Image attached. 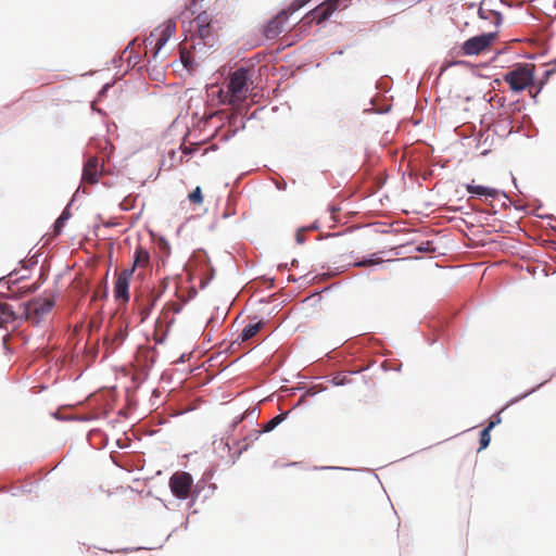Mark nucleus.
Here are the masks:
<instances>
[{
    "mask_svg": "<svg viewBox=\"0 0 556 556\" xmlns=\"http://www.w3.org/2000/svg\"><path fill=\"white\" fill-rule=\"evenodd\" d=\"M226 91H220L223 104L231 106L241 105L250 94L249 70L240 67L230 73L226 85Z\"/></svg>",
    "mask_w": 556,
    "mask_h": 556,
    "instance_id": "obj_1",
    "label": "nucleus"
},
{
    "mask_svg": "<svg viewBox=\"0 0 556 556\" xmlns=\"http://www.w3.org/2000/svg\"><path fill=\"white\" fill-rule=\"evenodd\" d=\"M54 304L53 295L38 296L27 303H21V318L34 326H39L50 315Z\"/></svg>",
    "mask_w": 556,
    "mask_h": 556,
    "instance_id": "obj_2",
    "label": "nucleus"
},
{
    "mask_svg": "<svg viewBox=\"0 0 556 556\" xmlns=\"http://www.w3.org/2000/svg\"><path fill=\"white\" fill-rule=\"evenodd\" d=\"M534 78L533 64H519L513 71L504 75V80L509 85L513 91H522L529 87Z\"/></svg>",
    "mask_w": 556,
    "mask_h": 556,
    "instance_id": "obj_3",
    "label": "nucleus"
},
{
    "mask_svg": "<svg viewBox=\"0 0 556 556\" xmlns=\"http://www.w3.org/2000/svg\"><path fill=\"white\" fill-rule=\"evenodd\" d=\"M176 31V23L173 20H168L164 23L163 28L161 30L155 29L150 34L149 37L144 40L146 48L151 46V53L153 60H156L161 49L163 46L169 40V38Z\"/></svg>",
    "mask_w": 556,
    "mask_h": 556,
    "instance_id": "obj_4",
    "label": "nucleus"
},
{
    "mask_svg": "<svg viewBox=\"0 0 556 556\" xmlns=\"http://www.w3.org/2000/svg\"><path fill=\"white\" fill-rule=\"evenodd\" d=\"M496 37L497 33L493 31L467 39L462 46L463 54L479 55L480 53L490 49Z\"/></svg>",
    "mask_w": 556,
    "mask_h": 556,
    "instance_id": "obj_5",
    "label": "nucleus"
},
{
    "mask_svg": "<svg viewBox=\"0 0 556 556\" xmlns=\"http://www.w3.org/2000/svg\"><path fill=\"white\" fill-rule=\"evenodd\" d=\"M193 479L186 471H177L169 478V489L172 493L179 500L189 497Z\"/></svg>",
    "mask_w": 556,
    "mask_h": 556,
    "instance_id": "obj_6",
    "label": "nucleus"
},
{
    "mask_svg": "<svg viewBox=\"0 0 556 556\" xmlns=\"http://www.w3.org/2000/svg\"><path fill=\"white\" fill-rule=\"evenodd\" d=\"M134 274V268L124 269L117 276L114 283V298L119 303H127L129 301V281Z\"/></svg>",
    "mask_w": 556,
    "mask_h": 556,
    "instance_id": "obj_7",
    "label": "nucleus"
},
{
    "mask_svg": "<svg viewBox=\"0 0 556 556\" xmlns=\"http://www.w3.org/2000/svg\"><path fill=\"white\" fill-rule=\"evenodd\" d=\"M340 0H327L309 11L305 18H309V22L315 21L317 24H320L327 21L332 13L338 9Z\"/></svg>",
    "mask_w": 556,
    "mask_h": 556,
    "instance_id": "obj_8",
    "label": "nucleus"
},
{
    "mask_svg": "<svg viewBox=\"0 0 556 556\" xmlns=\"http://www.w3.org/2000/svg\"><path fill=\"white\" fill-rule=\"evenodd\" d=\"M288 12L281 11L271 18L264 28V35L267 39L277 38L285 29L288 22Z\"/></svg>",
    "mask_w": 556,
    "mask_h": 556,
    "instance_id": "obj_9",
    "label": "nucleus"
},
{
    "mask_svg": "<svg viewBox=\"0 0 556 556\" xmlns=\"http://www.w3.org/2000/svg\"><path fill=\"white\" fill-rule=\"evenodd\" d=\"M102 174V165L96 156H91L87 160L83 168V181L93 185L98 182L99 177Z\"/></svg>",
    "mask_w": 556,
    "mask_h": 556,
    "instance_id": "obj_10",
    "label": "nucleus"
},
{
    "mask_svg": "<svg viewBox=\"0 0 556 556\" xmlns=\"http://www.w3.org/2000/svg\"><path fill=\"white\" fill-rule=\"evenodd\" d=\"M18 319H22L20 308L15 311L9 303L0 304V328H8Z\"/></svg>",
    "mask_w": 556,
    "mask_h": 556,
    "instance_id": "obj_11",
    "label": "nucleus"
},
{
    "mask_svg": "<svg viewBox=\"0 0 556 556\" xmlns=\"http://www.w3.org/2000/svg\"><path fill=\"white\" fill-rule=\"evenodd\" d=\"M466 190L470 194H473L477 197H484L486 199L488 198L494 199L498 194V191L495 188L476 185L475 180H472L470 184L466 185Z\"/></svg>",
    "mask_w": 556,
    "mask_h": 556,
    "instance_id": "obj_12",
    "label": "nucleus"
},
{
    "mask_svg": "<svg viewBox=\"0 0 556 556\" xmlns=\"http://www.w3.org/2000/svg\"><path fill=\"white\" fill-rule=\"evenodd\" d=\"M265 323L260 320L254 324L247 325L239 336L241 342H247L253 339L264 327Z\"/></svg>",
    "mask_w": 556,
    "mask_h": 556,
    "instance_id": "obj_13",
    "label": "nucleus"
},
{
    "mask_svg": "<svg viewBox=\"0 0 556 556\" xmlns=\"http://www.w3.org/2000/svg\"><path fill=\"white\" fill-rule=\"evenodd\" d=\"M479 16L483 20H490L495 26L502 23V15L500 12L492 9L485 8V3L482 2L479 8Z\"/></svg>",
    "mask_w": 556,
    "mask_h": 556,
    "instance_id": "obj_14",
    "label": "nucleus"
},
{
    "mask_svg": "<svg viewBox=\"0 0 556 556\" xmlns=\"http://www.w3.org/2000/svg\"><path fill=\"white\" fill-rule=\"evenodd\" d=\"M198 24V35L202 39H206L211 36V25L208 22V16L203 13L197 17Z\"/></svg>",
    "mask_w": 556,
    "mask_h": 556,
    "instance_id": "obj_15",
    "label": "nucleus"
},
{
    "mask_svg": "<svg viewBox=\"0 0 556 556\" xmlns=\"http://www.w3.org/2000/svg\"><path fill=\"white\" fill-rule=\"evenodd\" d=\"M149 262H150L149 253L144 249L138 248L134 255V264H132L131 268L135 269L136 267H146L149 265Z\"/></svg>",
    "mask_w": 556,
    "mask_h": 556,
    "instance_id": "obj_16",
    "label": "nucleus"
},
{
    "mask_svg": "<svg viewBox=\"0 0 556 556\" xmlns=\"http://www.w3.org/2000/svg\"><path fill=\"white\" fill-rule=\"evenodd\" d=\"M495 426V422L494 421H491L488 427H485L481 432H480V440H479V443H480V447H479V451L481 450H484L489 446L490 444V441H491V435H490V431L491 429Z\"/></svg>",
    "mask_w": 556,
    "mask_h": 556,
    "instance_id": "obj_17",
    "label": "nucleus"
},
{
    "mask_svg": "<svg viewBox=\"0 0 556 556\" xmlns=\"http://www.w3.org/2000/svg\"><path fill=\"white\" fill-rule=\"evenodd\" d=\"M188 200L193 205H201L203 203V194L201 187H197L188 194Z\"/></svg>",
    "mask_w": 556,
    "mask_h": 556,
    "instance_id": "obj_18",
    "label": "nucleus"
},
{
    "mask_svg": "<svg viewBox=\"0 0 556 556\" xmlns=\"http://www.w3.org/2000/svg\"><path fill=\"white\" fill-rule=\"evenodd\" d=\"M71 217V213L67 208H65L59 218L54 223V232L58 235L61 232L65 222Z\"/></svg>",
    "mask_w": 556,
    "mask_h": 556,
    "instance_id": "obj_19",
    "label": "nucleus"
},
{
    "mask_svg": "<svg viewBox=\"0 0 556 556\" xmlns=\"http://www.w3.org/2000/svg\"><path fill=\"white\" fill-rule=\"evenodd\" d=\"M283 419H285V415L283 414L277 415L276 417L271 418L269 421H267L263 426V430L262 431L263 432L273 431Z\"/></svg>",
    "mask_w": 556,
    "mask_h": 556,
    "instance_id": "obj_20",
    "label": "nucleus"
},
{
    "mask_svg": "<svg viewBox=\"0 0 556 556\" xmlns=\"http://www.w3.org/2000/svg\"><path fill=\"white\" fill-rule=\"evenodd\" d=\"M309 0H293L287 9L283 11L288 12V16L304 7Z\"/></svg>",
    "mask_w": 556,
    "mask_h": 556,
    "instance_id": "obj_21",
    "label": "nucleus"
},
{
    "mask_svg": "<svg viewBox=\"0 0 556 556\" xmlns=\"http://www.w3.org/2000/svg\"><path fill=\"white\" fill-rule=\"evenodd\" d=\"M376 263H378V262L375 261V260L369 258V260L356 262V263H354V266H356V267H367V266H371V265H374Z\"/></svg>",
    "mask_w": 556,
    "mask_h": 556,
    "instance_id": "obj_22",
    "label": "nucleus"
},
{
    "mask_svg": "<svg viewBox=\"0 0 556 556\" xmlns=\"http://www.w3.org/2000/svg\"><path fill=\"white\" fill-rule=\"evenodd\" d=\"M305 231V228H300L298 231H296V235H295V239H296V242L299 244H302L304 243L305 241V237L303 235V232Z\"/></svg>",
    "mask_w": 556,
    "mask_h": 556,
    "instance_id": "obj_23",
    "label": "nucleus"
},
{
    "mask_svg": "<svg viewBox=\"0 0 556 556\" xmlns=\"http://www.w3.org/2000/svg\"><path fill=\"white\" fill-rule=\"evenodd\" d=\"M305 228V231L306 230H318L319 229V225H318V222L315 220L313 224H311L308 227H304Z\"/></svg>",
    "mask_w": 556,
    "mask_h": 556,
    "instance_id": "obj_24",
    "label": "nucleus"
},
{
    "mask_svg": "<svg viewBox=\"0 0 556 556\" xmlns=\"http://www.w3.org/2000/svg\"><path fill=\"white\" fill-rule=\"evenodd\" d=\"M18 290H24L25 292L31 291L30 287L22 286Z\"/></svg>",
    "mask_w": 556,
    "mask_h": 556,
    "instance_id": "obj_25",
    "label": "nucleus"
},
{
    "mask_svg": "<svg viewBox=\"0 0 556 556\" xmlns=\"http://www.w3.org/2000/svg\"><path fill=\"white\" fill-rule=\"evenodd\" d=\"M554 5L556 7V0H554Z\"/></svg>",
    "mask_w": 556,
    "mask_h": 556,
    "instance_id": "obj_26",
    "label": "nucleus"
}]
</instances>
